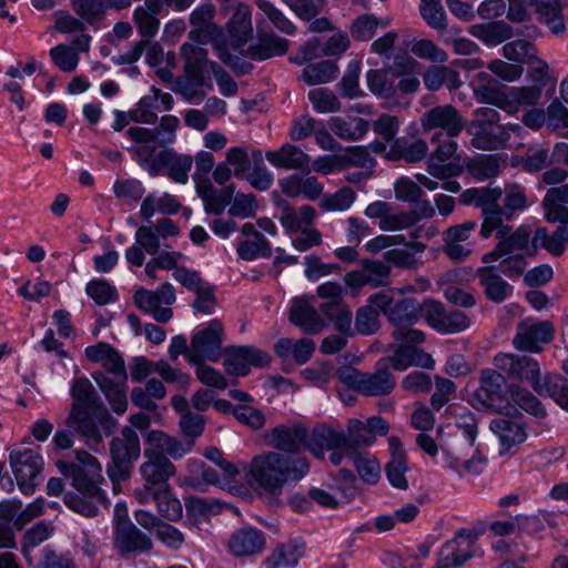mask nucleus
Instances as JSON below:
<instances>
[{
  "label": "nucleus",
  "mask_w": 568,
  "mask_h": 568,
  "mask_svg": "<svg viewBox=\"0 0 568 568\" xmlns=\"http://www.w3.org/2000/svg\"><path fill=\"white\" fill-rule=\"evenodd\" d=\"M70 393L73 402L64 424L74 428L93 448L103 442L104 436L113 433L116 420L100 403L98 393L87 377L77 378Z\"/></svg>",
  "instance_id": "f257e3e1"
},
{
  "label": "nucleus",
  "mask_w": 568,
  "mask_h": 568,
  "mask_svg": "<svg viewBox=\"0 0 568 568\" xmlns=\"http://www.w3.org/2000/svg\"><path fill=\"white\" fill-rule=\"evenodd\" d=\"M308 470L310 464L304 457H285L278 452H266L251 460L247 480L272 495H277L286 483L300 481Z\"/></svg>",
  "instance_id": "f03ea898"
},
{
  "label": "nucleus",
  "mask_w": 568,
  "mask_h": 568,
  "mask_svg": "<svg viewBox=\"0 0 568 568\" xmlns=\"http://www.w3.org/2000/svg\"><path fill=\"white\" fill-rule=\"evenodd\" d=\"M110 455L111 463L108 465L106 473L115 487L130 477L133 462L141 455L140 438L135 429L124 426L120 435L112 438Z\"/></svg>",
  "instance_id": "7ed1b4c3"
},
{
  "label": "nucleus",
  "mask_w": 568,
  "mask_h": 568,
  "mask_svg": "<svg viewBox=\"0 0 568 568\" xmlns=\"http://www.w3.org/2000/svg\"><path fill=\"white\" fill-rule=\"evenodd\" d=\"M139 165L148 171L151 176H156L166 168L168 176L176 183L185 184L189 181V172L193 165V156L180 154L173 149H163L152 156V150H132Z\"/></svg>",
  "instance_id": "20e7f679"
},
{
  "label": "nucleus",
  "mask_w": 568,
  "mask_h": 568,
  "mask_svg": "<svg viewBox=\"0 0 568 568\" xmlns=\"http://www.w3.org/2000/svg\"><path fill=\"white\" fill-rule=\"evenodd\" d=\"M336 375L344 385L365 396L388 395L396 385L387 363L381 361H378L374 373H363L353 366H342L337 369Z\"/></svg>",
  "instance_id": "39448f33"
},
{
  "label": "nucleus",
  "mask_w": 568,
  "mask_h": 568,
  "mask_svg": "<svg viewBox=\"0 0 568 568\" xmlns=\"http://www.w3.org/2000/svg\"><path fill=\"white\" fill-rule=\"evenodd\" d=\"M494 227L488 230L487 234L479 233L483 239H489L494 233L498 239L494 250L483 256V263L489 264L506 255L516 254L515 252H523L529 248L531 242L530 226L520 225L514 231L507 222H500V225H495Z\"/></svg>",
  "instance_id": "423d86ee"
},
{
  "label": "nucleus",
  "mask_w": 568,
  "mask_h": 568,
  "mask_svg": "<svg viewBox=\"0 0 568 568\" xmlns=\"http://www.w3.org/2000/svg\"><path fill=\"white\" fill-rule=\"evenodd\" d=\"M420 126L424 132H435L430 142H440L445 135L449 139L457 138L465 126V119L453 104H442L430 108L420 116Z\"/></svg>",
  "instance_id": "0eeeda50"
},
{
  "label": "nucleus",
  "mask_w": 568,
  "mask_h": 568,
  "mask_svg": "<svg viewBox=\"0 0 568 568\" xmlns=\"http://www.w3.org/2000/svg\"><path fill=\"white\" fill-rule=\"evenodd\" d=\"M179 125L180 120L175 115L168 114L161 118L159 125L154 129L131 126L126 131V135L138 146L131 148L129 151L132 153V150H152V156H154L158 148H165L175 141Z\"/></svg>",
  "instance_id": "6e6552de"
},
{
  "label": "nucleus",
  "mask_w": 568,
  "mask_h": 568,
  "mask_svg": "<svg viewBox=\"0 0 568 568\" xmlns=\"http://www.w3.org/2000/svg\"><path fill=\"white\" fill-rule=\"evenodd\" d=\"M505 377L495 369H484L480 375L479 387L471 394L469 403L478 410H494L501 413L509 408L505 403Z\"/></svg>",
  "instance_id": "1a4fd4ad"
},
{
  "label": "nucleus",
  "mask_w": 568,
  "mask_h": 568,
  "mask_svg": "<svg viewBox=\"0 0 568 568\" xmlns=\"http://www.w3.org/2000/svg\"><path fill=\"white\" fill-rule=\"evenodd\" d=\"M223 333L224 328L219 320H212L205 328L196 332L191 338L187 362H217L222 356Z\"/></svg>",
  "instance_id": "9d476101"
},
{
  "label": "nucleus",
  "mask_w": 568,
  "mask_h": 568,
  "mask_svg": "<svg viewBox=\"0 0 568 568\" xmlns=\"http://www.w3.org/2000/svg\"><path fill=\"white\" fill-rule=\"evenodd\" d=\"M176 300L174 286L166 282L156 291H149L143 287L135 291L133 301L138 308L144 313L152 314L159 323H166L173 316L170 307H161V304L172 305Z\"/></svg>",
  "instance_id": "9b49d317"
},
{
  "label": "nucleus",
  "mask_w": 568,
  "mask_h": 568,
  "mask_svg": "<svg viewBox=\"0 0 568 568\" xmlns=\"http://www.w3.org/2000/svg\"><path fill=\"white\" fill-rule=\"evenodd\" d=\"M145 462L139 468L140 475L144 480L143 488L136 489V493H152L168 488L169 479L176 474V467L166 456L144 453Z\"/></svg>",
  "instance_id": "f8f14e48"
},
{
  "label": "nucleus",
  "mask_w": 568,
  "mask_h": 568,
  "mask_svg": "<svg viewBox=\"0 0 568 568\" xmlns=\"http://www.w3.org/2000/svg\"><path fill=\"white\" fill-rule=\"evenodd\" d=\"M392 267L379 260L365 258L361 262V268L347 272L344 276L346 286L359 290L364 286L373 288L385 287L390 284Z\"/></svg>",
  "instance_id": "ddd939ff"
},
{
  "label": "nucleus",
  "mask_w": 568,
  "mask_h": 568,
  "mask_svg": "<svg viewBox=\"0 0 568 568\" xmlns=\"http://www.w3.org/2000/svg\"><path fill=\"white\" fill-rule=\"evenodd\" d=\"M503 196L500 187H471L465 190L460 196L459 202L464 205L474 204L481 210V225L479 233H486L488 230L495 229L496 220L493 214H496L497 202Z\"/></svg>",
  "instance_id": "4468645a"
},
{
  "label": "nucleus",
  "mask_w": 568,
  "mask_h": 568,
  "mask_svg": "<svg viewBox=\"0 0 568 568\" xmlns=\"http://www.w3.org/2000/svg\"><path fill=\"white\" fill-rule=\"evenodd\" d=\"M10 466L17 479L19 489L24 495L33 494L37 486L34 479L43 467L42 457L32 449L11 453Z\"/></svg>",
  "instance_id": "2eb2a0df"
},
{
  "label": "nucleus",
  "mask_w": 568,
  "mask_h": 568,
  "mask_svg": "<svg viewBox=\"0 0 568 568\" xmlns=\"http://www.w3.org/2000/svg\"><path fill=\"white\" fill-rule=\"evenodd\" d=\"M225 371L235 376H245L251 366L264 367L271 362V356L261 349L252 346H232L224 351Z\"/></svg>",
  "instance_id": "dca6fc26"
},
{
  "label": "nucleus",
  "mask_w": 568,
  "mask_h": 568,
  "mask_svg": "<svg viewBox=\"0 0 568 568\" xmlns=\"http://www.w3.org/2000/svg\"><path fill=\"white\" fill-rule=\"evenodd\" d=\"M307 437V427L300 422H294L274 427L265 439L267 445L278 452L295 454L306 449Z\"/></svg>",
  "instance_id": "f3484780"
},
{
  "label": "nucleus",
  "mask_w": 568,
  "mask_h": 568,
  "mask_svg": "<svg viewBox=\"0 0 568 568\" xmlns=\"http://www.w3.org/2000/svg\"><path fill=\"white\" fill-rule=\"evenodd\" d=\"M508 409L498 413L499 416L489 424L490 430L498 437L501 445L500 454L510 452L527 439L526 426L521 417L510 415Z\"/></svg>",
  "instance_id": "a211bd4d"
},
{
  "label": "nucleus",
  "mask_w": 568,
  "mask_h": 568,
  "mask_svg": "<svg viewBox=\"0 0 568 568\" xmlns=\"http://www.w3.org/2000/svg\"><path fill=\"white\" fill-rule=\"evenodd\" d=\"M495 365L511 377L529 382L536 393L542 385L540 367L537 361L529 356L499 354L495 357Z\"/></svg>",
  "instance_id": "6ab92c4d"
},
{
  "label": "nucleus",
  "mask_w": 568,
  "mask_h": 568,
  "mask_svg": "<svg viewBox=\"0 0 568 568\" xmlns=\"http://www.w3.org/2000/svg\"><path fill=\"white\" fill-rule=\"evenodd\" d=\"M554 325L548 321L532 322L526 320L519 323L514 345L519 351L540 352L539 344H547L554 337Z\"/></svg>",
  "instance_id": "aec40b11"
},
{
  "label": "nucleus",
  "mask_w": 568,
  "mask_h": 568,
  "mask_svg": "<svg viewBox=\"0 0 568 568\" xmlns=\"http://www.w3.org/2000/svg\"><path fill=\"white\" fill-rule=\"evenodd\" d=\"M215 8L212 3H203L192 11L190 14V23L192 29L189 32V38L197 44H206L220 34L223 29L214 21Z\"/></svg>",
  "instance_id": "412c9836"
},
{
  "label": "nucleus",
  "mask_w": 568,
  "mask_h": 568,
  "mask_svg": "<svg viewBox=\"0 0 568 568\" xmlns=\"http://www.w3.org/2000/svg\"><path fill=\"white\" fill-rule=\"evenodd\" d=\"M151 538L131 521L118 519L114 529V547L122 556L130 552H145L152 549Z\"/></svg>",
  "instance_id": "4be33fe9"
},
{
  "label": "nucleus",
  "mask_w": 568,
  "mask_h": 568,
  "mask_svg": "<svg viewBox=\"0 0 568 568\" xmlns=\"http://www.w3.org/2000/svg\"><path fill=\"white\" fill-rule=\"evenodd\" d=\"M145 449L144 453H151L159 456H170L173 459H180L189 454L193 448L192 440L181 442L174 436H171L159 429H151L144 438Z\"/></svg>",
  "instance_id": "5701e85b"
},
{
  "label": "nucleus",
  "mask_w": 568,
  "mask_h": 568,
  "mask_svg": "<svg viewBox=\"0 0 568 568\" xmlns=\"http://www.w3.org/2000/svg\"><path fill=\"white\" fill-rule=\"evenodd\" d=\"M388 349L393 354L379 359L382 363H387L388 368L393 367L395 371L403 372L410 366H419L427 369H432L435 366L433 357L422 348L392 344L388 346Z\"/></svg>",
  "instance_id": "b1692460"
},
{
  "label": "nucleus",
  "mask_w": 568,
  "mask_h": 568,
  "mask_svg": "<svg viewBox=\"0 0 568 568\" xmlns=\"http://www.w3.org/2000/svg\"><path fill=\"white\" fill-rule=\"evenodd\" d=\"M438 146L430 154L427 162V171L434 178L445 180L462 173V168L455 163H447L453 159L458 149V144L454 139L447 138L445 141L438 142Z\"/></svg>",
  "instance_id": "393cba45"
},
{
  "label": "nucleus",
  "mask_w": 568,
  "mask_h": 568,
  "mask_svg": "<svg viewBox=\"0 0 568 568\" xmlns=\"http://www.w3.org/2000/svg\"><path fill=\"white\" fill-rule=\"evenodd\" d=\"M290 322L308 335H316L326 327L325 320L305 297H295L288 312Z\"/></svg>",
  "instance_id": "a878e982"
},
{
  "label": "nucleus",
  "mask_w": 568,
  "mask_h": 568,
  "mask_svg": "<svg viewBox=\"0 0 568 568\" xmlns=\"http://www.w3.org/2000/svg\"><path fill=\"white\" fill-rule=\"evenodd\" d=\"M264 534L253 527L236 529L229 539L227 547L235 557L255 556L265 548Z\"/></svg>",
  "instance_id": "bb28decb"
},
{
  "label": "nucleus",
  "mask_w": 568,
  "mask_h": 568,
  "mask_svg": "<svg viewBox=\"0 0 568 568\" xmlns=\"http://www.w3.org/2000/svg\"><path fill=\"white\" fill-rule=\"evenodd\" d=\"M266 160L277 169L296 170L308 173L311 158L301 148L285 143L278 150L267 151Z\"/></svg>",
  "instance_id": "cd10ccee"
},
{
  "label": "nucleus",
  "mask_w": 568,
  "mask_h": 568,
  "mask_svg": "<svg viewBox=\"0 0 568 568\" xmlns=\"http://www.w3.org/2000/svg\"><path fill=\"white\" fill-rule=\"evenodd\" d=\"M476 277L484 290L485 296L497 304L506 301L514 291V287L501 277L495 266L485 265L476 271Z\"/></svg>",
  "instance_id": "c85d7f7f"
},
{
  "label": "nucleus",
  "mask_w": 568,
  "mask_h": 568,
  "mask_svg": "<svg viewBox=\"0 0 568 568\" xmlns=\"http://www.w3.org/2000/svg\"><path fill=\"white\" fill-rule=\"evenodd\" d=\"M467 131L471 135V145L485 151L504 148L510 138L507 128L500 123L479 126L468 125Z\"/></svg>",
  "instance_id": "c756f323"
},
{
  "label": "nucleus",
  "mask_w": 568,
  "mask_h": 568,
  "mask_svg": "<svg viewBox=\"0 0 568 568\" xmlns=\"http://www.w3.org/2000/svg\"><path fill=\"white\" fill-rule=\"evenodd\" d=\"M541 89L538 85L505 88L497 108L508 114H516L519 108L535 106L541 98Z\"/></svg>",
  "instance_id": "7c9ffc66"
},
{
  "label": "nucleus",
  "mask_w": 568,
  "mask_h": 568,
  "mask_svg": "<svg viewBox=\"0 0 568 568\" xmlns=\"http://www.w3.org/2000/svg\"><path fill=\"white\" fill-rule=\"evenodd\" d=\"M62 475L71 480V486L74 490H102L100 487L103 477L101 475V467L83 468V466L68 465L65 462L57 463Z\"/></svg>",
  "instance_id": "2f4dec72"
},
{
  "label": "nucleus",
  "mask_w": 568,
  "mask_h": 568,
  "mask_svg": "<svg viewBox=\"0 0 568 568\" xmlns=\"http://www.w3.org/2000/svg\"><path fill=\"white\" fill-rule=\"evenodd\" d=\"M345 435L324 425H316L308 432L306 449L316 458H324V449H344Z\"/></svg>",
  "instance_id": "473e14b6"
},
{
  "label": "nucleus",
  "mask_w": 568,
  "mask_h": 568,
  "mask_svg": "<svg viewBox=\"0 0 568 568\" xmlns=\"http://www.w3.org/2000/svg\"><path fill=\"white\" fill-rule=\"evenodd\" d=\"M64 504L74 513L84 517H95L99 513V505H108L103 490H74L67 491L63 496Z\"/></svg>",
  "instance_id": "72a5a7b5"
},
{
  "label": "nucleus",
  "mask_w": 568,
  "mask_h": 568,
  "mask_svg": "<svg viewBox=\"0 0 568 568\" xmlns=\"http://www.w3.org/2000/svg\"><path fill=\"white\" fill-rule=\"evenodd\" d=\"M388 446L392 458L386 465V476L392 486L405 490L408 487L405 476L408 470L406 453L399 438L396 436L388 438Z\"/></svg>",
  "instance_id": "f704fd0d"
},
{
  "label": "nucleus",
  "mask_w": 568,
  "mask_h": 568,
  "mask_svg": "<svg viewBox=\"0 0 568 568\" xmlns=\"http://www.w3.org/2000/svg\"><path fill=\"white\" fill-rule=\"evenodd\" d=\"M276 206L280 212L278 219L283 227L287 232H298L313 224L316 216V211L311 205H303L300 210H295L287 204L284 200L276 201Z\"/></svg>",
  "instance_id": "c9c22d12"
},
{
  "label": "nucleus",
  "mask_w": 568,
  "mask_h": 568,
  "mask_svg": "<svg viewBox=\"0 0 568 568\" xmlns=\"http://www.w3.org/2000/svg\"><path fill=\"white\" fill-rule=\"evenodd\" d=\"M503 193H505L503 205L497 202L496 214H493L497 226L500 225V222H510L516 212L524 211L528 206L524 187L517 184L506 185Z\"/></svg>",
  "instance_id": "e433bc0d"
},
{
  "label": "nucleus",
  "mask_w": 568,
  "mask_h": 568,
  "mask_svg": "<svg viewBox=\"0 0 568 568\" xmlns=\"http://www.w3.org/2000/svg\"><path fill=\"white\" fill-rule=\"evenodd\" d=\"M136 499L142 504L154 501L159 514L169 520H178L182 516V505L180 500L173 496L170 487L152 493H136Z\"/></svg>",
  "instance_id": "4c0bfd02"
},
{
  "label": "nucleus",
  "mask_w": 568,
  "mask_h": 568,
  "mask_svg": "<svg viewBox=\"0 0 568 568\" xmlns=\"http://www.w3.org/2000/svg\"><path fill=\"white\" fill-rule=\"evenodd\" d=\"M320 312L333 323L338 333L345 336H354L353 313L344 300L326 301L320 305Z\"/></svg>",
  "instance_id": "58836bf2"
},
{
  "label": "nucleus",
  "mask_w": 568,
  "mask_h": 568,
  "mask_svg": "<svg viewBox=\"0 0 568 568\" xmlns=\"http://www.w3.org/2000/svg\"><path fill=\"white\" fill-rule=\"evenodd\" d=\"M232 45L241 48L252 37L251 10L246 4L239 3L227 22Z\"/></svg>",
  "instance_id": "ea45409f"
},
{
  "label": "nucleus",
  "mask_w": 568,
  "mask_h": 568,
  "mask_svg": "<svg viewBox=\"0 0 568 568\" xmlns=\"http://www.w3.org/2000/svg\"><path fill=\"white\" fill-rule=\"evenodd\" d=\"M427 152L428 145L424 139L409 141L400 138L393 142L386 158L392 161L403 160L407 163H417L426 156Z\"/></svg>",
  "instance_id": "a19ab883"
},
{
  "label": "nucleus",
  "mask_w": 568,
  "mask_h": 568,
  "mask_svg": "<svg viewBox=\"0 0 568 568\" xmlns=\"http://www.w3.org/2000/svg\"><path fill=\"white\" fill-rule=\"evenodd\" d=\"M181 55L184 60V73L187 78L193 80L196 84H203L204 70L203 65H210L207 51L194 43H184L181 47Z\"/></svg>",
  "instance_id": "79ce46f5"
},
{
  "label": "nucleus",
  "mask_w": 568,
  "mask_h": 568,
  "mask_svg": "<svg viewBox=\"0 0 568 568\" xmlns=\"http://www.w3.org/2000/svg\"><path fill=\"white\" fill-rule=\"evenodd\" d=\"M568 184H562L558 187H551L547 191L542 207L545 210V217L548 222H562L568 223Z\"/></svg>",
  "instance_id": "37998d69"
},
{
  "label": "nucleus",
  "mask_w": 568,
  "mask_h": 568,
  "mask_svg": "<svg viewBox=\"0 0 568 568\" xmlns=\"http://www.w3.org/2000/svg\"><path fill=\"white\" fill-rule=\"evenodd\" d=\"M305 542L302 540H288L278 545L271 556L265 559L268 568L294 567L303 557Z\"/></svg>",
  "instance_id": "c03bdc74"
},
{
  "label": "nucleus",
  "mask_w": 568,
  "mask_h": 568,
  "mask_svg": "<svg viewBox=\"0 0 568 568\" xmlns=\"http://www.w3.org/2000/svg\"><path fill=\"white\" fill-rule=\"evenodd\" d=\"M505 85L498 83L490 73L479 72L473 82L474 97L479 103H486L497 106L503 101Z\"/></svg>",
  "instance_id": "a18cd8bd"
},
{
  "label": "nucleus",
  "mask_w": 568,
  "mask_h": 568,
  "mask_svg": "<svg viewBox=\"0 0 568 568\" xmlns=\"http://www.w3.org/2000/svg\"><path fill=\"white\" fill-rule=\"evenodd\" d=\"M92 377L104 394L113 412L118 415L124 414L128 409L124 387L101 372L93 373Z\"/></svg>",
  "instance_id": "49530a36"
},
{
  "label": "nucleus",
  "mask_w": 568,
  "mask_h": 568,
  "mask_svg": "<svg viewBox=\"0 0 568 568\" xmlns=\"http://www.w3.org/2000/svg\"><path fill=\"white\" fill-rule=\"evenodd\" d=\"M386 318L394 328L404 324H416L420 318L419 303L413 297L394 300Z\"/></svg>",
  "instance_id": "de8ad7c7"
},
{
  "label": "nucleus",
  "mask_w": 568,
  "mask_h": 568,
  "mask_svg": "<svg viewBox=\"0 0 568 568\" xmlns=\"http://www.w3.org/2000/svg\"><path fill=\"white\" fill-rule=\"evenodd\" d=\"M469 33L488 45H498L513 37V28L505 21L474 24Z\"/></svg>",
  "instance_id": "09e8293b"
},
{
  "label": "nucleus",
  "mask_w": 568,
  "mask_h": 568,
  "mask_svg": "<svg viewBox=\"0 0 568 568\" xmlns=\"http://www.w3.org/2000/svg\"><path fill=\"white\" fill-rule=\"evenodd\" d=\"M424 84L430 91L438 90L446 85L449 90L458 89L462 85L457 71L446 65H432L423 74Z\"/></svg>",
  "instance_id": "8fccbe9b"
},
{
  "label": "nucleus",
  "mask_w": 568,
  "mask_h": 568,
  "mask_svg": "<svg viewBox=\"0 0 568 568\" xmlns=\"http://www.w3.org/2000/svg\"><path fill=\"white\" fill-rule=\"evenodd\" d=\"M329 130L343 140L354 141L361 139L368 129L367 121L353 116L343 119L339 116H333L328 121Z\"/></svg>",
  "instance_id": "3c124183"
},
{
  "label": "nucleus",
  "mask_w": 568,
  "mask_h": 568,
  "mask_svg": "<svg viewBox=\"0 0 568 568\" xmlns=\"http://www.w3.org/2000/svg\"><path fill=\"white\" fill-rule=\"evenodd\" d=\"M288 49V41L274 33L265 34L258 42L248 47V55L255 60H266L274 55H282Z\"/></svg>",
  "instance_id": "603ef678"
},
{
  "label": "nucleus",
  "mask_w": 568,
  "mask_h": 568,
  "mask_svg": "<svg viewBox=\"0 0 568 568\" xmlns=\"http://www.w3.org/2000/svg\"><path fill=\"white\" fill-rule=\"evenodd\" d=\"M344 435V449L349 450V453L356 452L361 447H368L375 442V436L369 434L366 422L356 418L348 420Z\"/></svg>",
  "instance_id": "864d4df0"
},
{
  "label": "nucleus",
  "mask_w": 568,
  "mask_h": 568,
  "mask_svg": "<svg viewBox=\"0 0 568 568\" xmlns=\"http://www.w3.org/2000/svg\"><path fill=\"white\" fill-rule=\"evenodd\" d=\"M537 394L549 396L556 404L568 412V379L561 375H546Z\"/></svg>",
  "instance_id": "5fc2aeb1"
},
{
  "label": "nucleus",
  "mask_w": 568,
  "mask_h": 568,
  "mask_svg": "<svg viewBox=\"0 0 568 568\" xmlns=\"http://www.w3.org/2000/svg\"><path fill=\"white\" fill-rule=\"evenodd\" d=\"M390 23L388 18H376L373 14L364 13L358 16L351 26V36L356 41H369L378 27L386 28Z\"/></svg>",
  "instance_id": "6e6d98bb"
},
{
  "label": "nucleus",
  "mask_w": 568,
  "mask_h": 568,
  "mask_svg": "<svg viewBox=\"0 0 568 568\" xmlns=\"http://www.w3.org/2000/svg\"><path fill=\"white\" fill-rule=\"evenodd\" d=\"M337 65L328 60L307 64L301 74V80L308 85L327 83L337 75Z\"/></svg>",
  "instance_id": "4d7b16f0"
},
{
  "label": "nucleus",
  "mask_w": 568,
  "mask_h": 568,
  "mask_svg": "<svg viewBox=\"0 0 568 568\" xmlns=\"http://www.w3.org/2000/svg\"><path fill=\"white\" fill-rule=\"evenodd\" d=\"M565 242H567L565 226L557 227L552 234H548L545 227L537 229L534 237L531 239V244L535 250L540 246L556 256L564 253Z\"/></svg>",
  "instance_id": "13d9d810"
},
{
  "label": "nucleus",
  "mask_w": 568,
  "mask_h": 568,
  "mask_svg": "<svg viewBox=\"0 0 568 568\" xmlns=\"http://www.w3.org/2000/svg\"><path fill=\"white\" fill-rule=\"evenodd\" d=\"M471 557L469 549L460 550V541L452 539L442 547L436 566L438 568L460 567Z\"/></svg>",
  "instance_id": "bf43d9fd"
},
{
  "label": "nucleus",
  "mask_w": 568,
  "mask_h": 568,
  "mask_svg": "<svg viewBox=\"0 0 568 568\" xmlns=\"http://www.w3.org/2000/svg\"><path fill=\"white\" fill-rule=\"evenodd\" d=\"M468 172L478 181H485L499 173V162L496 155L480 154L469 161Z\"/></svg>",
  "instance_id": "052dcab7"
},
{
  "label": "nucleus",
  "mask_w": 568,
  "mask_h": 568,
  "mask_svg": "<svg viewBox=\"0 0 568 568\" xmlns=\"http://www.w3.org/2000/svg\"><path fill=\"white\" fill-rule=\"evenodd\" d=\"M354 324V333L356 332L364 336L376 334L381 328V318L377 310L371 308L367 305L358 307Z\"/></svg>",
  "instance_id": "680f3d73"
},
{
  "label": "nucleus",
  "mask_w": 568,
  "mask_h": 568,
  "mask_svg": "<svg viewBox=\"0 0 568 568\" xmlns=\"http://www.w3.org/2000/svg\"><path fill=\"white\" fill-rule=\"evenodd\" d=\"M53 530L52 526L41 521L24 532L21 550L29 562L32 561L30 557L31 549L48 540L52 536Z\"/></svg>",
  "instance_id": "e2e57ef3"
},
{
  "label": "nucleus",
  "mask_w": 568,
  "mask_h": 568,
  "mask_svg": "<svg viewBox=\"0 0 568 568\" xmlns=\"http://www.w3.org/2000/svg\"><path fill=\"white\" fill-rule=\"evenodd\" d=\"M160 12H154L153 9L146 4V0H144V6H140L134 10L133 20L142 37L152 38L158 32L160 20L156 16Z\"/></svg>",
  "instance_id": "0e129e2a"
},
{
  "label": "nucleus",
  "mask_w": 568,
  "mask_h": 568,
  "mask_svg": "<svg viewBox=\"0 0 568 568\" xmlns=\"http://www.w3.org/2000/svg\"><path fill=\"white\" fill-rule=\"evenodd\" d=\"M366 83L369 91L384 99H388L394 95L395 87L392 80L388 78V71L372 69L366 73Z\"/></svg>",
  "instance_id": "69168bd1"
},
{
  "label": "nucleus",
  "mask_w": 568,
  "mask_h": 568,
  "mask_svg": "<svg viewBox=\"0 0 568 568\" xmlns=\"http://www.w3.org/2000/svg\"><path fill=\"white\" fill-rule=\"evenodd\" d=\"M503 54L509 61L527 64L537 54V50L531 42L518 39L507 42L503 47Z\"/></svg>",
  "instance_id": "338daca9"
},
{
  "label": "nucleus",
  "mask_w": 568,
  "mask_h": 568,
  "mask_svg": "<svg viewBox=\"0 0 568 568\" xmlns=\"http://www.w3.org/2000/svg\"><path fill=\"white\" fill-rule=\"evenodd\" d=\"M356 194L348 186L341 187L333 194H324L321 197L320 206L324 211H345L354 203Z\"/></svg>",
  "instance_id": "774afa93"
}]
</instances>
